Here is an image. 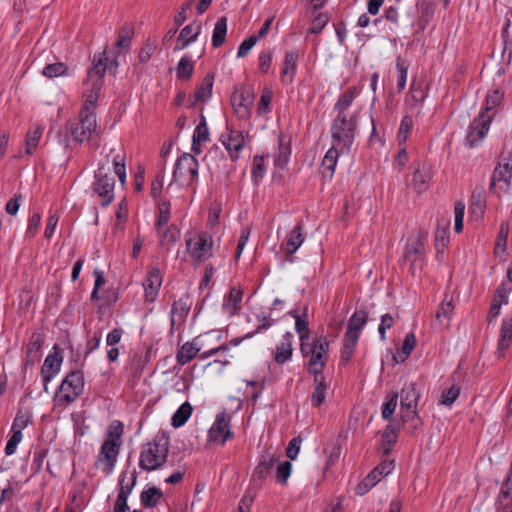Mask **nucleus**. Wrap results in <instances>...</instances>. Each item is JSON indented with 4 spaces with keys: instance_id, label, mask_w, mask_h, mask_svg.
Listing matches in <instances>:
<instances>
[{
    "instance_id": "7",
    "label": "nucleus",
    "mask_w": 512,
    "mask_h": 512,
    "mask_svg": "<svg viewBox=\"0 0 512 512\" xmlns=\"http://www.w3.org/2000/svg\"><path fill=\"white\" fill-rule=\"evenodd\" d=\"M198 161L188 153L182 154L175 163L173 182L180 186H190L198 179Z\"/></svg>"
},
{
    "instance_id": "25",
    "label": "nucleus",
    "mask_w": 512,
    "mask_h": 512,
    "mask_svg": "<svg viewBox=\"0 0 512 512\" xmlns=\"http://www.w3.org/2000/svg\"><path fill=\"white\" fill-rule=\"evenodd\" d=\"M298 53L290 51L285 54L283 67L281 70V82L283 84H292L297 69Z\"/></svg>"
},
{
    "instance_id": "2",
    "label": "nucleus",
    "mask_w": 512,
    "mask_h": 512,
    "mask_svg": "<svg viewBox=\"0 0 512 512\" xmlns=\"http://www.w3.org/2000/svg\"><path fill=\"white\" fill-rule=\"evenodd\" d=\"M357 114H337L332 126V144L338 146L342 154H349L355 140Z\"/></svg>"
},
{
    "instance_id": "55",
    "label": "nucleus",
    "mask_w": 512,
    "mask_h": 512,
    "mask_svg": "<svg viewBox=\"0 0 512 512\" xmlns=\"http://www.w3.org/2000/svg\"><path fill=\"white\" fill-rule=\"evenodd\" d=\"M106 71V65L103 59H99L95 61L93 67L88 71V79L89 82H100L103 84V78Z\"/></svg>"
},
{
    "instance_id": "30",
    "label": "nucleus",
    "mask_w": 512,
    "mask_h": 512,
    "mask_svg": "<svg viewBox=\"0 0 512 512\" xmlns=\"http://www.w3.org/2000/svg\"><path fill=\"white\" fill-rule=\"evenodd\" d=\"M44 127L39 124L32 125L27 134L25 139V154L26 155H32L36 152L39 141L42 137Z\"/></svg>"
},
{
    "instance_id": "63",
    "label": "nucleus",
    "mask_w": 512,
    "mask_h": 512,
    "mask_svg": "<svg viewBox=\"0 0 512 512\" xmlns=\"http://www.w3.org/2000/svg\"><path fill=\"white\" fill-rule=\"evenodd\" d=\"M273 51L270 49L260 52L258 57V66L261 73L268 74L272 65Z\"/></svg>"
},
{
    "instance_id": "27",
    "label": "nucleus",
    "mask_w": 512,
    "mask_h": 512,
    "mask_svg": "<svg viewBox=\"0 0 512 512\" xmlns=\"http://www.w3.org/2000/svg\"><path fill=\"white\" fill-rule=\"evenodd\" d=\"M328 389L323 374L314 375L313 393L311 395V403L314 407H319L325 400Z\"/></svg>"
},
{
    "instance_id": "3",
    "label": "nucleus",
    "mask_w": 512,
    "mask_h": 512,
    "mask_svg": "<svg viewBox=\"0 0 512 512\" xmlns=\"http://www.w3.org/2000/svg\"><path fill=\"white\" fill-rule=\"evenodd\" d=\"M168 441L165 438L155 439L146 443L141 450L139 466L145 471L160 468L167 460Z\"/></svg>"
},
{
    "instance_id": "36",
    "label": "nucleus",
    "mask_w": 512,
    "mask_h": 512,
    "mask_svg": "<svg viewBox=\"0 0 512 512\" xmlns=\"http://www.w3.org/2000/svg\"><path fill=\"white\" fill-rule=\"evenodd\" d=\"M209 139V129L204 118L198 123L193 132L192 150L200 153V145Z\"/></svg>"
},
{
    "instance_id": "4",
    "label": "nucleus",
    "mask_w": 512,
    "mask_h": 512,
    "mask_svg": "<svg viewBox=\"0 0 512 512\" xmlns=\"http://www.w3.org/2000/svg\"><path fill=\"white\" fill-rule=\"evenodd\" d=\"M85 381L79 370L70 372L61 382L54 396L55 405L67 406L76 401L84 391Z\"/></svg>"
},
{
    "instance_id": "45",
    "label": "nucleus",
    "mask_w": 512,
    "mask_h": 512,
    "mask_svg": "<svg viewBox=\"0 0 512 512\" xmlns=\"http://www.w3.org/2000/svg\"><path fill=\"white\" fill-rule=\"evenodd\" d=\"M357 95V91L355 88H350L346 92H344L335 103L334 109L337 111V114H347V109L353 103L355 97Z\"/></svg>"
},
{
    "instance_id": "50",
    "label": "nucleus",
    "mask_w": 512,
    "mask_h": 512,
    "mask_svg": "<svg viewBox=\"0 0 512 512\" xmlns=\"http://www.w3.org/2000/svg\"><path fill=\"white\" fill-rule=\"evenodd\" d=\"M193 70H194V64L192 62L191 57L188 55H185L179 60V63L177 65V68H176L177 78L182 79V80H188L191 78Z\"/></svg>"
},
{
    "instance_id": "62",
    "label": "nucleus",
    "mask_w": 512,
    "mask_h": 512,
    "mask_svg": "<svg viewBox=\"0 0 512 512\" xmlns=\"http://www.w3.org/2000/svg\"><path fill=\"white\" fill-rule=\"evenodd\" d=\"M464 215L465 204L461 201L456 202L454 206V230L456 233L463 230Z\"/></svg>"
},
{
    "instance_id": "41",
    "label": "nucleus",
    "mask_w": 512,
    "mask_h": 512,
    "mask_svg": "<svg viewBox=\"0 0 512 512\" xmlns=\"http://www.w3.org/2000/svg\"><path fill=\"white\" fill-rule=\"evenodd\" d=\"M290 314L295 318V330L299 334L300 339V349L302 354L306 353V340L309 336V331L307 328V322L305 319L300 317L296 312H290Z\"/></svg>"
},
{
    "instance_id": "10",
    "label": "nucleus",
    "mask_w": 512,
    "mask_h": 512,
    "mask_svg": "<svg viewBox=\"0 0 512 512\" xmlns=\"http://www.w3.org/2000/svg\"><path fill=\"white\" fill-rule=\"evenodd\" d=\"M328 347L329 343L328 341L323 338H316L311 347L308 348V345H306V353L303 354L304 356L310 355L309 358V370L310 373L316 375V374H322V369L327 361L328 358Z\"/></svg>"
},
{
    "instance_id": "8",
    "label": "nucleus",
    "mask_w": 512,
    "mask_h": 512,
    "mask_svg": "<svg viewBox=\"0 0 512 512\" xmlns=\"http://www.w3.org/2000/svg\"><path fill=\"white\" fill-rule=\"evenodd\" d=\"M420 391L415 382L405 383L400 393L401 417L404 422L418 420Z\"/></svg>"
},
{
    "instance_id": "14",
    "label": "nucleus",
    "mask_w": 512,
    "mask_h": 512,
    "mask_svg": "<svg viewBox=\"0 0 512 512\" xmlns=\"http://www.w3.org/2000/svg\"><path fill=\"white\" fill-rule=\"evenodd\" d=\"M63 362L61 349L58 345H54L44 360L41 368V375L44 382V389L47 391L48 383L60 372Z\"/></svg>"
},
{
    "instance_id": "44",
    "label": "nucleus",
    "mask_w": 512,
    "mask_h": 512,
    "mask_svg": "<svg viewBox=\"0 0 512 512\" xmlns=\"http://www.w3.org/2000/svg\"><path fill=\"white\" fill-rule=\"evenodd\" d=\"M193 408L189 402H184L173 414L172 425L175 428L183 426L192 414Z\"/></svg>"
},
{
    "instance_id": "52",
    "label": "nucleus",
    "mask_w": 512,
    "mask_h": 512,
    "mask_svg": "<svg viewBox=\"0 0 512 512\" xmlns=\"http://www.w3.org/2000/svg\"><path fill=\"white\" fill-rule=\"evenodd\" d=\"M509 226L507 222L501 223L500 230L495 243L494 253L497 257L503 256L506 251Z\"/></svg>"
},
{
    "instance_id": "6",
    "label": "nucleus",
    "mask_w": 512,
    "mask_h": 512,
    "mask_svg": "<svg viewBox=\"0 0 512 512\" xmlns=\"http://www.w3.org/2000/svg\"><path fill=\"white\" fill-rule=\"evenodd\" d=\"M425 241L426 236L418 233L407 239L403 250V260L410 264V271L413 275L423 268L425 262Z\"/></svg>"
},
{
    "instance_id": "61",
    "label": "nucleus",
    "mask_w": 512,
    "mask_h": 512,
    "mask_svg": "<svg viewBox=\"0 0 512 512\" xmlns=\"http://www.w3.org/2000/svg\"><path fill=\"white\" fill-rule=\"evenodd\" d=\"M30 421L31 417L28 413L19 411L13 420L11 432L22 433V431L28 426Z\"/></svg>"
},
{
    "instance_id": "64",
    "label": "nucleus",
    "mask_w": 512,
    "mask_h": 512,
    "mask_svg": "<svg viewBox=\"0 0 512 512\" xmlns=\"http://www.w3.org/2000/svg\"><path fill=\"white\" fill-rule=\"evenodd\" d=\"M162 496L160 490L155 487L148 488L141 494V501L147 506H153L157 503L158 499Z\"/></svg>"
},
{
    "instance_id": "47",
    "label": "nucleus",
    "mask_w": 512,
    "mask_h": 512,
    "mask_svg": "<svg viewBox=\"0 0 512 512\" xmlns=\"http://www.w3.org/2000/svg\"><path fill=\"white\" fill-rule=\"evenodd\" d=\"M381 476L378 470L373 469L357 486L356 493L358 495H364L371 490L380 480Z\"/></svg>"
},
{
    "instance_id": "59",
    "label": "nucleus",
    "mask_w": 512,
    "mask_h": 512,
    "mask_svg": "<svg viewBox=\"0 0 512 512\" xmlns=\"http://www.w3.org/2000/svg\"><path fill=\"white\" fill-rule=\"evenodd\" d=\"M113 168H114V173L117 175L120 183L122 185H124L126 182V176H127L124 155H121L118 153L113 158Z\"/></svg>"
},
{
    "instance_id": "40",
    "label": "nucleus",
    "mask_w": 512,
    "mask_h": 512,
    "mask_svg": "<svg viewBox=\"0 0 512 512\" xmlns=\"http://www.w3.org/2000/svg\"><path fill=\"white\" fill-rule=\"evenodd\" d=\"M486 208L485 196L483 191L474 192L471 199L470 213L473 217L481 219L484 216Z\"/></svg>"
},
{
    "instance_id": "39",
    "label": "nucleus",
    "mask_w": 512,
    "mask_h": 512,
    "mask_svg": "<svg viewBox=\"0 0 512 512\" xmlns=\"http://www.w3.org/2000/svg\"><path fill=\"white\" fill-rule=\"evenodd\" d=\"M156 229L160 244L163 246L173 245L180 236V231L175 226H164Z\"/></svg>"
},
{
    "instance_id": "60",
    "label": "nucleus",
    "mask_w": 512,
    "mask_h": 512,
    "mask_svg": "<svg viewBox=\"0 0 512 512\" xmlns=\"http://www.w3.org/2000/svg\"><path fill=\"white\" fill-rule=\"evenodd\" d=\"M276 480L280 484H286L292 471V464L289 461L277 462Z\"/></svg>"
},
{
    "instance_id": "18",
    "label": "nucleus",
    "mask_w": 512,
    "mask_h": 512,
    "mask_svg": "<svg viewBox=\"0 0 512 512\" xmlns=\"http://www.w3.org/2000/svg\"><path fill=\"white\" fill-rule=\"evenodd\" d=\"M432 179V167L428 163H418L412 172L411 185L415 192L421 194L425 192Z\"/></svg>"
},
{
    "instance_id": "15",
    "label": "nucleus",
    "mask_w": 512,
    "mask_h": 512,
    "mask_svg": "<svg viewBox=\"0 0 512 512\" xmlns=\"http://www.w3.org/2000/svg\"><path fill=\"white\" fill-rule=\"evenodd\" d=\"M208 437L211 442L224 445L225 442L232 437L230 430V416L222 412L217 415L214 423L209 429Z\"/></svg>"
},
{
    "instance_id": "53",
    "label": "nucleus",
    "mask_w": 512,
    "mask_h": 512,
    "mask_svg": "<svg viewBox=\"0 0 512 512\" xmlns=\"http://www.w3.org/2000/svg\"><path fill=\"white\" fill-rule=\"evenodd\" d=\"M358 339L359 336L356 335L354 332H346L343 349V360L345 362L349 361L352 358Z\"/></svg>"
},
{
    "instance_id": "22",
    "label": "nucleus",
    "mask_w": 512,
    "mask_h": 512,
    "mask_svg": "<svg viewBox=\"0 0 512 512\" xmlns=\"http://www.w3.org/2000/svg\"><path fill=\"white\" fill-rule=\"evenodd\" d=\"M242 298L243 292L240 288H231L229 294L224 298L222 304L223 312L229 317L236 315L241 309Z\"/></svg>"
},
{
    "instance_id": "48",
    "label": "nucleus",
    "mask_w": 512,
    "mask_h": 512,
    "mask_svg": "<svg viewBox=\"0 0 512 512\" xmlns=\"http://www.w3.org/2000/svg\"><path fill=\"white\" fill-rule=\"evenodd\" d=\"M227 34V20L225 17H221L215 23V27L212 34V45L214 47L221 46L226 38Z\"/></svg>"
},
{
    "instance_id": "16",
    "label": "nucleus",
    "mask_w": 512,
    "mask_h": 512,
    "mask_svg": "<svg viewBox=\"0 0 512 512\" xmlns=\"http://www.w3.org/2000/svg\"><path fill=\"white\" fill-rule=\"evenodd\" d=\"M163 282V275L159 268L151 266L147 272V277L143 282L144 297L148 302H155L159 295Z\"/></svg>"
},
{
    "instance_id": "24",
    "label": "nucleus",
    "mask_w": 512,
    "mask_h": 512,
    "mask_svg": "<svg viewBox=\"0 0 512 512\" xmlns=\"http://www.w3.org/2000/svg\"><path fill=\"white\" fill-rule=\"evenodd\" d=\"M512 342V317L509 319H504L501 331H500V337L498 340L497 350L495 352V356L498 359L504 358L505 351L510 347V344Z\"/></svg>"
},
{
    "instance_id": "20",
    "label": "nucleus",
    "mask_w": 512,
    "mask_h": 512,
    "mask_svg": "<svg viewBox=\"0 0 512 512\" xmlns=\"http://www.w3.org/2000/svg\"><path fill=\"white\" fill-rule=\"evenodd\" d=\"M203 346L201 337H195L192 341L184 343L176 353L178 364L183 366L189 363L201 351Z\"/></svg>"
},
{
    "instance_id": "12",
    "label": "nucleus",
    "mask_w": 512,
    "mask_h": 512,
    "mask_svg": "<svg viewBox=\"0 0 512 512\" xmlns=\"http://www.w3.org/2000/svg\"><path fill=\"white\" fill-rule=\"evenodd\" d=\"M492 122V115L487 113H479V115L471 122L466 136V143L469 147H477L487 133Z\"/></svg>"
},
{
    "instance_id": "13",
    "label": "nucleus",
    "mask_w": 512,
    "mask_h": 512,
    "mask_svg": "<svg viewBox=\"0 0 512 512\" xmlns=\"http://www.w3.org/2000/svg\"><path fill=\"white\" fill-rule=\"evenodd\" d=\"M94 192L101 198L103 205H109L114 199V180L104 168H99L93 183Z\"/></svg>"
},
{
    "instance_id": "58",
    "label": "nucleus",
    "mask_w": 512,
    "mask_h": 512,
    "mask_svg": "<svg viewBox=\"0 0 512 512\" xmlns=\"http://www.w3.org/2000/svg\"><path fill=\"white\" fill-rule=\"evenodd\" d=\"M68 68L64 63L48 64L43 68V75L48 78H55L67 75Z\"/></svg>"
},
{
    "instance_id": "28",
    "label": "nucleus",
    "mask_w": 512,
    "mask_h": 512,
    "mask_svg": "<svg viewBox=\"0 0 512 512\" xmlns=\"http://www.w3.org/2000/svg\"><path fill=\"white\" fill-rule=\"evenodd\" d=\"M277 462L278 459L271 454L262 455L258 465L254 470L253 478L264 480L268 475L272 473Z\"/></svg>"
},
{
    "instance_id": "34",
    "label": "nucleus",
    "mask_w": 512,
    "mask_h": 512,
    "mask_svg": "<svg viewBox=\"0 0 512 512\" xmlns=\"http://www.w3.org/2000/svg\"><path fill=\"white\" fill-rule=\"evenodd\" d=\"M304 242L303 229L300 225L295 226L287 237L285 252L294 254Z\"/></svg>"
},
{
    "instance_id": "42",
    "label": "nucleus",
    "mask_w": 512,
    "mask_h": 512,
    "mask_svg": "<svg viewBox=\"0 0 512 512\" xmlns=\"http://www.w3.org/2000/svg\"><path fill=\"white\" fill-rule=\"evenodd\" d=\"M449 220H444L438 224L435 232V245L438 251L443 250L449 242Z\"/></svg>"
},
{
    "instance_id": "17",
    "label": "nucleus",
    "mask_w": 512,
    "mask_h": 512,
    "mask_svg": "<svg viewBox=\"0 0 512 512\" xmlns=\"http://www.w3.org/2000/svg\"><path fill=\"white\" fill-rule=\"evenodd\" d=\"M234 113L241 120H248L252 114L254 94L250 91L235 93L231 98Z\"/></svg>"
},
{
    "instance_id": "29",
    "label": "nucleus",
    "mask_w": 512,
    "mask_h": 512,
    "mask_svg": "<svg viewBox=\"0 0 512 512\" xmlns=\"http://www.w3.org/2000/svg\"><path fill=\"white\" fill-rule=\"evenodd\" d=\"M274 92L270 87H264L262 90L261 97L256 106V114L259 118L268 120V115L272 111V99Z\"/></svg>"
},
{
    "instance_id": "5",
    "label": "nucleus",
    "mask_w": 512,
    "mask_h": 512,
    "mask_svg": "<svg viewBox=\"0 0 512 512\" xmlns=\"http://www.w3.org/2000/svg\"><path fill=\"white\" fill-rule=\"evenodd\" d=\"M185 241L188 255L194 262L201 263L212 257L214 242L209 233L193 232L186 235Z\"/></svg>"
},
{
    "instance_id": "38",
    "label": "nucleus",
    "mask_w": 512,
    "mask_h": 512,
    "mask_svg": "<svg viewBox=\"0 0 512 512\" xmlns=\"http://www.w3.org/2000/svg\"><path fill=\"white\" fill-rule=\"evenodd\" d=\"M102 85L103 84L100 83L99 81L98 82H89V81L86 82L87 87H86V90L84 93L85 104L83 105V107H87V108H90L91 110H93V108L95 107V105L98 101Z\"/></svg>"
},
{
    "instance_id": "23",
    "label": "nucleus",
    "mask_w": 512,
    "mask_h": 512,
    "mask_svg": "<svg viewBox=\"0 0 512 512\" xmlns=\"http://www.w3.org/2000/svg\"><path fill=\"white\" fill-rule=\"evenodd\" d=\"M293 338L291 332H286L282 336L274 352V359L277 363L283 364L291 359L293 353Z\"/></svg>"
},
{
    "instance_id": "51",
    "label": "nucleus",
    "mask_w": 512,
    "mask_h": 512,
    "mask_svg": "<svg viewBox=\"0 0 512 512\" xmlns=\"http://www.w3.org/2000/svg\"><path fill=\"white\" fill-rule=\"evenodd\" d=\"M398 434L394 425L389 424L385 428L382 436V448L385 454H389L397 442Z\"/></svg>"
},
{
    "instance_id": "49",
    "label": "nucleus",
    "mask_w": 512,
    "mask_h": 512,
    "mask_svg": "<svg viewBox=\"0 0 512 512\" xmlns=\"http://www.w3.org/2000/svg\"><path fill=\"white\" fill-rule=\"evenodd\" d=\"M367 321V314L365 311H356L348 321V327L346 332H354L360 336V332Z\"/></svg>"
},
{
    "instance_id": "26",
    "label": "nucleus",
    "mask_w": 512,
    "mask_h": 512,
    "mask_svg": "<svg viewBox=\"0 0 512 512\" xmlns=\"http://www.w3.org/2000/svg\"><path fill=\"white\" fill-rule=\"evenodd\" d=\"M201 24L199 22H193L186 25L178 36V44L175 49H185L191 43L195 42L198 35L201 32Z\"/></svg>"
},
{
    "instance_id": "33",
    "label": "nucleus",
    "mask_w": 512,
    "mask_h": 512,
    "mask_svg": "<svg viewBox=\"0 0 512 512\" xmlns=\"http://www.w3.org/2000/svg\"><path fill=\"white\" fill-rule=\"evenodd\" d=\"M136 482V478L133 473L122 472L119 476V493L117 499L119 502L123 503L127 501L128 496L130 495L134 485Z\"/></svg>"
},
{
    "instance_id": "46",
    "label": "nucleus",
    "mask_w": 512,
    "mask_h": 512,
    "mask_svg": "<svg viewBox=\"0 0 512 512\" xmlns=\"http://www.w3.org/2000/svg\"><path fill=\"white\" fill-rule=\"evenodd\" d=\"M416 346V337L413 333L405 336L401 352L393 356L396 363L404 362Z\"/></svg>"
},
{
    "instance_id": "37",
    "label": "nucleus",
    "mask_w": 512,
    "mask_h": 512,
    "mask_svg": "<svg viewBox=\"0 0 512 512\" xmlns=\"http://www.w3.org/2000/svg\"><path fill=\"white\" fill-rule=\"evenodd\" d=\"M413 130V119L410 116H404L400 122L396 141L397 146H406L407 140L410 138Z\"/></svg>"
},
{
    "instance_id": "54",
    "label": "nucleus",
    "mask_w": 512,
    "mask_h": 512,
    "mask_svg": "<svg viewBox=\"0 0 512 512\" xmlns=\"http://www.w3.org/2000/svg\"><path fill=\"white\" fill-rule=\"evenodd\" d=\"M188 312L189 309L183 302H174L171 307V325L174 326L176 324L181 323L188 314Z\"/></svg>"
},
{
    "instance_id": "43",
    "label": "nucleus",
    "mask_w": 512,
    "mask_h": 512,
    "mask_svg": "<svg viewBox=\"0 0 512 512\" xmlns=\"http://www.w3.org/2000/svg\"><path fill=\"white\" fill-rule=\"evenodd\" d=\"M503 100V92L496 88L490 91L485 100L484 108L481 110L480 113H487L491 114L492 117L494 116L495 112H493L494 108H496Z\"/></svg>"
},
{
    "instance_id": "21",
    "label": "nucleus",
    "mask_w": 512,
    "mask_h": 512,
    "mask_svg": "<svg viewBox=\"0 0 512 512\" xmlns=\"http://www.w3.org/2000/svg\"><path fill=\"white\" fill-rule=\"evenodd\" d=\"M290 156V139L286 136H281L278 141L277 151L273 155L275 169L284 170L288 166Z\"/></svg>"
},
{
    "instance_id": "19",
    "label": "nucleus",
    "mask_w": 512,
    "mask_h": 512,
    "mask_svg": "<svg viewBox=\"0 0 512 512\" xmlns=\"http://www.w3.org/2000/svg\"><path fill=\"white\" fill-rule=\"evenodd\" d=\"M511 178L512 163L509 158H504L498 163L493 172L491 186L493 188H499L501 191H506L510 185Z\"/></svg>"
},
{
    "instance_id": "31",
    "label": "nucleus",
    "mask_w": 512,
    "mask_h": 512,
    "mask_svg": "<svg viewBox=\"0 0 512 512\" xmlns=\"http://www.w3.org/2000/svg\"><path fill=\"white\" fill-rule=\"evenodd\" d=\"M340 155H343L340 148L332 144L322 160V172L332 177Z\"/></svg>"
},
{
    "instance_id": "57",
    "label": "nucleus",
    "mask_w": 512,
    "mask_h": 512,
    "mask_svg": "<svg viewBox=\"0 0 512 512\" xmlns=\"http://www.w3.org/2000/svg\"><path fill=\"white\" fill-rule=\"evenodd\" d=\"M460 395V387L457 385H452L449 388H446L442 391L441 397H440V404L450 407L456 399Z\"/></svg>"
},
{
    "instance_id": "9",
    "label": "nucleus",
    "mask_w": 512,
    "mask_h": 512,
    "mask_svg": "<svg viewBox=\"0 0 512 512\" xmlns=\"http://www.w3.org/2000/svg\"><path fill=\"white\" fill-rule=\"evenodd\" d=\"M71 135L75 141L80 143L88 140L96 130V116L94 111L82 107L79 114V121L70 123Z\"/></svg>"
},
{
    "instance_id": "32",
    "label": "nucleus",
    "mask_w": 512,
    "mask_h": 512,
    "mask_svg": "<svg viewBox=\"0 0 512 512\" xmlns=\"http://www.w3.org/2000/svg\"><path fill=\"white\" fill-rule=\"evenodd\" d=\"M454 311V305L452 298L447 295L441 302L438 311L436 313V321L441 327H448L452 319Z\"/></svg>"
},
{
    "instance_id": "1",
    "label": "nucleus",
    "mask_w": 512,
    "mask_h": 512,
    "mask_svg": "<svg viewBox=\"0 0 512 512\" xmlns=\"http://www.w3.org/2000/svg\"><path fill=\"white\" fill-rule=\"evenodd\" d=\"M122 434V423L116 420L111 422L97 457V467L106 475H110L115 467Z\"/></svg>"
},
{
    "instance_id": "11",
    "label": "nucleus",
    "mask_w": 512,
    "mask_h": 512,
    "mask_svg": "<svg viewBox=\"0 0 512 512\" xmlns=\"http://www.w3.org/2000/svg\"><path fill=\"white\" fill-rule=\"evenodd\" d=\"M220 141L228 152L232 160L241 157L242 151L246 145V134L242 130L233 127H227L222 133Z\"/></svg>"
},
{
    "instance_id": "56",
    "label": "nucleus",
    "mask_w": 512,
    "mask_h": 512,
    "mask_svg": "<svg viewBox=\"0 0 512 512\" xmlns=\"http://www.w3.org/2000/svg\"><path fill=\"white\" fill-rule=\"evenodd\" d=\"M266 174L265 160L263 156L253 158L252 180L258 184Z\"/></svg>"
},
{
    "instance_id": "35",
    "label": "nucleus",
    "mask_w": 512,
    "mask_h": 512,
    "mask_svg": "<svg viewBox=\"0 0 512 512\" xmlns=\"http://www.w3.org/2000/svg\"><path fill=\"white\" fill-rule=\"evenodd\" d=\"M212 88L213 77L208 75L203 79L202 84L192 96L193 100L191 101V105H196L198 102H206L209 100L212 95Z\"/></svg>"
}]
</instances>
